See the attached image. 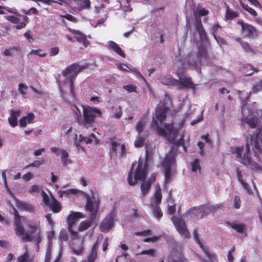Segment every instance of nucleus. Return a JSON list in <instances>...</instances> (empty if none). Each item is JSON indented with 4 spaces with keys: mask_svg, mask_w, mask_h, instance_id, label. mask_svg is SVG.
<instances>
[{
    "mask_svg": "<svg viewBox=\"0 0 262 262\" xmlns=\"http://www.w3.org/2000/svg\"><path fill=\"white\" fill-rule=\"evenodd\" d=\"M194 27L198 32L200 40V44L198 48L196 53L190 52L185 58L176 56L174 58L176 63H179L182 69L190 68L199 70L202 66V61L207 63L208 61V53L207 49L210 46L207 34L203 27L201 20L196 19L194 21Z\"/></svg>",
    "mask_w": 262,
    "mask_h": 262,
    "instance_id": "f257e3e1",
    "label": "nucleus"
},
{
    "mask_svg": "<svg viewBox=\"0 0 262 262\" xmlns=\"http://www.w3.org/2000/svg\"><path fill=\"white\" fill-rule=\"evenodd\" d=\"M262 127H258L255 132L250 135L246 146V150L242 156L244 151V147L234 146L231 147V152L234 155L237 160L241 163L249 166L252 170H260L259 165L255 161L252 160L249 143L253 145V150L255 153V156L258 159H259L258 154L262 151Z\"/></svg>",
    "mask_w": 262,
    "mask_h": 262,
    "instance_id": "f03ea898",
    "label": "nucleus"
},
{
    "mask_svg": "<svg viewBox=\"0 0 262 262\" xmlns=\"http://www.w3.org/2000/svg\"><path fill=\"white\" fill-rule=\"evenodd\" d=\"M88 66L87 63L83 64L73 63L63 70L61 74H58L55 76L61 97L65 101H69V96L73 99L75 98L74 80L78 74L83 69L88 68Z\"/></svg>",
    "mask_w": 262,
    "mask_h": 262,
    "instance_id": "7ed1b4c3",
    "label": "nucleus"
},
{
    "mask_svg": "<svg viewBox=\"0 0 262 262\" xmlns=\"http://www.w3.org/2000/svg\"><path fill=\"white\" fill-rule=\"evenodd\" d=\"M169 108L165 104H162L157 106L155 110V115L152 117V121L150 124L151 129H155L157 133L161 136L167 138L170 135L173 130V124L172 123L164 124V128L159 126L162 124L166 117V113Z\"/></svg>",
    "mask_w": 262,
    "mask_h": 262,
    "instance_id": "20e7f679",
    "label": "nucleus"
},
{
    "mask_svg": "<svg viewBox=\"0 0 262 262\" xmlns=\"http://www.w3.org/2000/svg\"><path fill=\"white\" fill-rule=\"evenodd\" d=\"M14 231L17 236H20L22 241L24 243L31 242L34 239V237L37 235V232H40L38 230L37 226L30 225V233L26 232L23 225L21 216L19 215L18 211L14 208Z\"/></svg>",
    "mask_w": 262,
    "mask_h": 262,
    "instance_id": "39448f33",
    "label": "nucleus"
},
{
    "mask_svg": "<svg viewBox=\"0 0 262 262\" xmlns=\"http://www.w3.org/2000/svg\"><path fill=\"white\" fill-rule=\"evenodd\" d=\"M76 109L78 113H76L75 121L80 125H83L86 127L92 126L95 119L97 117H100L102 114L100 110L97 107L83 106V118H82L80 112L77 108Z\"/></svg>",
    "mask_w": 262,
    "mask_h": 262,
    "instance_id": "423d86ee",
    "label": "nucleus"
},
{
    "mask_svg": "<svg viewBox=\"0 0 262 262\" xmlns=\"http://www.w3.org/2000/svg\"><path fill=\"white\" fill-rule=\"evenodd\" d=\"M251 93L250 91L247 93L246 97L242 100V121L247 123L251 128H255L258 123L259 119L254 114L252 107L247 106V102Z\"/></svg>",
    "mask_w": 262,
    "mask_h": 262,
    "instance_id": "0eeeda50",
    "label": "nucleus"
},
{
    "mask_svg": "<svg viewBox=\"0 0 262 262\" xmlns=\"http://www.w3.org/2000/svg\"><path fill=\"white\" fill-rule=\"evenodd\" d=\"M133 168L132 167L127 178L128 184L132 186L134 185L138 181H143L147 172V164L145 163L143 166H142V163H140L139 161L137 169L134 173V178L133 177Z\"/></svg>",
    "mask_w": 262,
    "mask_h": 262,
    "instance_id": "6e6552de",
    "label": "nucleus"
},
{
    "mask_svg": "<svg viewBox=\"0 0 262 262\" xmlns=\"http://www.w3.org/2000/svg\"><path fill=\"white\" fill-rule=\"evenodd\" d=\"M117 220L116 212L115 209L113 208L110 213L101 222L99 226L100 231L104 233L108 232L113 228L115 221Z\"/></svg>",
    "mask_w": 262,
    "mask_h": 262,
    "instance_id": "1a4fd4ad",
    "label": "nucleus"
},
{
    "mask_svg": "<svg viewBox=\"0 0 262 262\" xmlns=\"http://www.w3.org/2000/svg\"><path fill=\"white\" fill-rule=\"evenodd\" d=\"M110 154L112 157L117 156L121 158L124 157L126 154L125 144L120 145L116 140L111 138L110 139Z\"/></svg>",
    "mask_w": 262,
    "mask_h": 262,
    "instance_id": "9d476101",
    "label": "nucleus"
},
{
    "mask_svg": "<svg viewBox=\"0 0 262 262\" xmlns=\"http://www.w3.org/2000/svg\"><path fill=\"white\" fill-rule=\"evenodd\" d=\"M237 23L241 26V33L243 36L253 38L257 36L258 31L251 25L244 23L239 19H237Z\"/></svg>",
    "mask_w": 262,
    "mask_h": 262,
    "instance_id": "9b49d317",
    "label": "nucleus"
},
{
    "mask_svg": "<svg viewBox=\"0 0 262 262\" xmlns=\"http://www.w3.org/2000/svg\"><path fill=\"white\" fill-rule=\"evenodd\" d=\"M98 207L99 204L96 202V199L94 195L92 196H88L86 197V202L85 208L87 211L90 212V218H91L92 220H95L96 219Z\"/></svg>",
    "mask_w": 262,
    "mask_h": 262,
    "instance_id": "f8f14e48",
    "label": "nucleus"
},
{
    "mask_svg": "<svg viewBox=\"0 0 262 262\" xmlns=\"http://www.w3.org/2000/svg\"><path fill=\"white\" fill-rule=\"evenodd\" d=\"M171 221L174 225L177 230L182 236L185 238H188L190 236V233L187 229L185 223L182 219L175 216L171 217Z\"/></svg>",
    "mask_w": 262,
    "mask_h": 262,
    "instance_id": "ddd939ff",
    "label": "nucleus"
},
{
    "mask_svg": "<svg viewBox=\"0 0 262 262\" xmlns=\"http://www.w3.org/2000/svg\"><path fill=\"white\" fill-rule=\"evenodd\" d=\"M208 210V206L205 205L198 208L193 207L188 211L187 213L191 217H195L197 219H200L207 214Z\"/></svg>",
    "mask_w": 262,
    "mask_h": 262,
    "instance_id": "4468645a",
    "label": "nucleus"
},
{
    "mask_svg": "<svg viewBox=\"0 0 262 262\" xmlns=\"http://www.w3.org/2000/svg\"><path fill=\"white\" fill-rule=\"evenodd\" d=\"M71 32L74 35L75 41L80 43H82L84 48L87 47L90 45V41L87 39L86 36L79 31L71 29Z\"/></svg>",
    "mask_w": 262,
    "mask_h": 262,
    "instance_id": "2eb2a0df",
    "label": "nucleus"
},
{
    "mask_svg": "<svg viewBox=\"0 0 262 262\" xmlns=\"http://www.w3.org/2000/svg\"><path fill=\"white\" fill-rule=\"evenodd\" d=\"M175 152L173 151L171 148L169 151V153L166 155L165 159L162 163V166L164 169H171V167L174 162L175 158Z\"/></svg>",
    "mask_w": 262,
    "mask_h": 262,
    "instance_id": "dca6fc26",
    "label": "nucleus"
},
{
    "mask_svg": "<svg viewBox=\"0 0 262 262\" xmlns=\"http://www.w3.org/2000/svg\"><path fill=\"white\" fill-rule=\"evenodd\" d=\"M20 114V110H10V117L8 118V121L11 127H14L18 125L17 119L19 117Z\"/></svg>",
    "mask_w": 262,
    "mask_h": 262,
    "instance_id": "f3484780",
    "label": "nucleus"
},
{
    "mask_svg": "<svg viewBox=\"0 0 262 262\" xmlns=\"http://www.w3.org/2000/svg\"><path fill=\"white\" fill-rule=\"evenodd\" d=\"M158 80L162 84L166 85H175L179 82L178 80L173 78L170 75H161Z\"/></svg>",
    "mask_w": 262,
    "mask_h": 262,
    "instance_id": "a211bd4d",
    "label": "nucleus"
},
{
    "mask_svg": "<svg viewBox=\"0 0 262 262\" xmlns=\"http://www.w3.org/2000/svg\"><path fill=\"white\" fill-rule=\"evenodd\" d=\"M177 75L179 79L178 83H180L183 87L193 88V83L189 76L184 75L179 72H178Z\"/></svg>",
    "mask_w": 262,
    "mask_h": 262,
    "instance_id": "6ab92c4d",
    "label": "nucleus"
},
{
    "mask_svg": "<svg viewBox=\"0 0 262 262\" xmlns=\"http://www.w3.org/2000/svg\"><path fill=\"white\" fill-rule=\"evenodd\" d=\"M184 259L181 252L173 249L169 255L168 261V262H183Z\"/></svg>",
    "mask_w": 262,
    "mask_h": 262,
    "instance_id": "aec40b11",
    "label": "nucleus"
},
{
    "mask_svg": "<svg viewBox=\"0 0 262 262\" xmlns=\"http://www.w3.org/2000/svg\"><path fill=\"white\" fill-rule=\"evenodd\" d=\"M107 46L108 49L113 50L122 57H125V54L122 50L121 48L115 42L110 40L107 42Z\"/></svg>",
    "mask_w": 262,
    "mask_h": 262,
    "instance_id": "412c9836",
    "label": "nucleus"
},
{
    "mask_svg": "<svg viewBox=\"0 0 262 262\" xmlns=\"http://www.w3.org/2000/svg\"><path fill=\"white\" fill-rule=\"evenodd\" d=\"M83 217L82 214L79 212H72L68 218V227H73L79 219Z\"/></svg>",
    "mask_w": 262,
    "mask_h": 262,
    "instance_id": "4be33fe9",
    "label": "nucleus"
},
{
    "mask_svg": "<svg viewBox=\"0 0 262 262\" xmlns=\"http://www.w3.org/2000/svg\"><path fill=\"white\" fill-rule=\"evenodd\" d=\"M35 118L33 113H29L26 116L21 117L19 120V124L21 127H25L27 124H30L33 122Z\"/></svg>",
    "mask_w": 262,
    "mask_h": 262,
    "instance_id": "5701e85b",
    "label": "nucleus"
},
{
    "mask_svg": "<svg viewBox=\"0 0 262 262\" xmlns=\"http://www.w3.org/2000/svg\"><path fill=\"white\" fill-rule=\"evenodd\" d=\"M227 225L231 228L235 230L237 232L243 233L246 229V225L243 223H239L237 221L233 222H228Z\"/></svg>",
    "mask_w": 262,
    "mask_h": 262,
    "instance_id": "b1692460",
    "label": "nucleus"
},
{
    "mask_svg": "<svg viewBox=\"0 0 262 262\" xmlns=\"http://www.w3.org/2000/svg\"><path fill=\"white\" fill-rule=\"evenodd\" d=\"M162 193L160 186L156 188L154 198L151 200L150 206L159 205L161 203Z\"/></svg>",
    "mask_w": 262,
    "mask_h": 262,
    "instance_id": "393cba45",
    "label": "nucleus"
},
{
    "mask_svg": "<svg viewBox=\"0 0 262 262\" xmlns=\"http://www.w3.org/2000/svg\"><path fill=\"white\" fill-rule=\"evenodd\" d=\"M16 205L17 207L20 210L29 211L30 212H32L34 211L33 206L29 203L17 201Z\"/></svg>",
    "mask_w": 262,
    "mask_h": 262,
    "instance_id": "a878e982",
    "label": "nucleus"
},
{
    "mask_svg": "<svg viewBox=\"0 0 262 262\" xmlns=\"http://www.w3.org/2000/svg\"><path fill=\"white\" fill-rule=\"evenodd\" d=\"M48 206L54 213H58L61 209L60 203L53 195H52L51 203Z\"/></svg>",
    "mask_w": 262,
    "mask_h": 262,
    "instance_id": "bb28decb",
    "label": "nucleus"
},
{
    "mask_svg": "<svg viewBox=\"0 0 262 262\" xmlns=\"http://www.w3.org/2000/svg\"><path fill=\"white\" fill-rule=\"evenodd\" d=\"M236 40L240 43L242 48L246 52L254 54V51L248 42L243 41L241 38H237Z\"/></svg>",
    "mask_w": 262,
    "mask_h": 262,
    "instance_id": "cd10ccee",
    "label": "nucleus"
},
{
    "mask_svg": "<svg viewBox=\"0 0 262 262\" xmlns=\"http://www.w3.org/2000/svg\"><path fill=\"white\" fill-rule=\"evenodd\" d=\"M71 249H72V252L76 255H80L83 252V245L82 242H78V244L76 243H73L70 246Z\"/></svg>",
    "mask_w": 262,
    "mask_h": 262,
    "instance_id": "c85d7f7f",
    "label": "nucleus"
},
{
    "mask_svg": "<svg viewBox=\"0 0 262 262\" xmlns=\"http://www.w3.org/2000/svg\"><path fill=\"white\" fill-rule=\"evenodd\" d=\"M243 72L247 76L251 75L254 72H258V70L253 67L249 63H246L243 66Z\"/></svg>",
    "mask_w": 262,
    "mask_h": 262,
    "instance_id": "c756f323",
    "label": "nucleus"
},
{
    "mask_svg": "<svg viewBox=\"0 0 262 262\" xmlns=\"http://www.w3.org/2000/svg\"><path fill=\"white\" fill-rule=\"evenodd\" d=\"M152 214L157 219H159L161 218L163 216V212L159 207V205H155L154 206H150Z\"/></svg>",
    "mask_w": 262,
    "mask_h": 262,
    "instance_id": "7c9ffc66",
    "label": "nucleus"
},
{
    "mask_svg": "<svg viewBox=\"0 0 262 262\" xmlns=\"http://www.w3.org/2000/svg\"><path fill=\"white\" fill-rule=\"evenodd\" d=\"M61 154V161L62 164L64 166H67L68 164L71 163V160L69 159L68 152L64 149L62 148L60 149Z\"/></svg>",
    "mask_w": 262,
    "mask_h": 262,
    "instance_id": "2f4dec72",
    "label": "nucleus"
},
{
    "mask_svg": "<svg viewBox=\"0 0 262 262\" xmlns=\"http://www.w3.org/2000/svg\"><path fill=\"white\" fill-rule=\"evenodd\" d=\"M222 31L221 26L219 24H215L212 26L210 33L213 37H215V36L222 34Z\"/></svg>",
    "mask_w": 262,
    "mask_h": 262,
    "instance_id": "473e14b6",
    "label": "nucleus"
},
{
    "mask_svg": "<svg viewBox=\"0 0 262 262\" xmlns=\"http://www.w3.org/2000/svg\"><path fill=\"white\" fill-rule=\"evenodd\" d=\"M238 16V13L237 11H233L230 9L228 7H227L225 17L227 19H231L236 18Z\"/></svg>",
    "mask_w": 262,
    "mask_h": 262,
    "instance_id": "72a5a7b5",
    "label": "nucleus"
},
{
    "mask_svg": "<svg viewBox=\"0 0 262 262\" xmlns=\"http://www.w3.org/2000/svg\"><path fill=\"white\" fill-rule=\"evenodd\" d=\"M151 184L149 182L142 181L141 184V190L143 196L145 195L148 192Z\"/></svg>",
    "mask_w": 262,
    "mask_h": 262,
    "instance_id": "f704fd0d",
    "label": "nucleus"
},
{
    "mask_svg": "<svg viewBox=\"0 0 262 262\" xmlns=\"http://www.w3.org/2000/svg\"><path fill=\"white\" fill-rule=\"evenodd\" d=\"M94 220H92L91 218L89 220H86L81 222L78 227V230L82 231L88 229L91 225L92 222Z\"/></svg>",
    "mask_w": 262,
    "mask_h": 262,
    "instance_id": "c9c22d12",
    "label": "nucleus"
},
{
    "mask_svg": "<svg viewBox=\"0 0 262 262\" xmlns=\"http://www.w3.org/2000/svg\"><path fill=\"white\" fill-rule=\"evenodd\" d=\"M79 137L80 140H82L86 144L91 143L93 140L96 139V136L93 133L90 134L88 137H84L82 135H80Z\"/></svg>",
    "mask_w": 262,
    "mask_h": 262,
    "instance_id": "e433bc0d",
    "label": "nucleus"
},
{
    "mask_svg": "<svg viewBox=\"0 0 262 262\" xmlns=\"http://www.w3.org/2000/svg\"><path fill=\"white\" fill-rule=\"evenodd\" d=\"M97 256V251L95 247V245H94L92 248L91 252L88 256V262H94Z\"/></svg>",
    "mask_w": 262,
    "mask_h": 262,
    "instance_id": "4c0bfd02",
    "label": "nucleus"
},
{
    "mask_svg": "<svg viewBox=\"0 0 262 262\" xmlns=\"http://www.w3.org/2000/svg\"><path fill=\"white\" fill-rule=\"evenodd\" d=\"M78 191V190L76 189L71 188L63 191L60 190L58 192V193L59 194L60 196L62 197L63 195H64L65 196H67L70 194H76Z\"/></svg>",
    "mask_w": 262,
    "mask_h": 262,
    "instance_id": "58836bf2",
    "label": "nucleus"
},
{
    "mask_svg": "<svg viewBox=\"0 0 262 262\" xmlns=\"http://www.w3.org/2000/svg\"><path fill=\"white\" fill-rule=\"evenodd\" d=\"M239 3L242 7L246 10L248 12H249L250 14L253 16H256L257 15V12L252 9V8L249 7L247 5L244 4L242 0H239Z\"/></svg>",
    "mask_w": 262,
    "mask_h": 262,
    "instance_id": "ea45409f",
    "label": "nucleus"
},
{
    "mask_svg": "<svg viewBox=\"0 0 262 262\" xmlns=\"http://www.w3.org/2000/svg\"><path fill=\"white\" fill-rule=\"evenodd\" d=\"M191 170L193 172H196L199 171V172H201V166L200 165L199 160L198 159H195L191 163Z\"/></svg>",
    "mask_w": 262,
    "mask_h": 262,
    "instance_id": "a19ab883",
    "label": "nucleus"
},
{
    "mask_svg": "<svg viewBox=\"0 0 262 262\" xmlns=\"http://www.w3.org/2000/svg\"><path fill=\"white\" fill-rule=\"evenodd\" d=\"M145 125V121L144 119H142L140 120L136 124V129L138 132L139 135H141V133L143 130V128Z\"/></svg>",
    "mask_w": 262,
    "mask_h": 262,
    "instance_id": "79ce46f5",
    "label": "nucleus"
},
{
    "mask_svg": "<svg viewBox=\"0 0 262 262\" xmlns=\"http://www.w3.org/2000/svg\"><path fill=\"white\" fill-rule=\"evenodd\" d=\"M203 251L209 259V261H204V262H218L215 254L210 252L207 249H203Z\"/></svg>",
    "mask_w": 262,
    "mask_h": 262,
    "instance_id": "37998d69",
    "label": "nucleus"
},
{
    "mask_svg": "<svg viewBox=\"0 0 262 262\" xmlns=\"http://www.w3.org/2000/svg\"><path fill=\"white\" fill-rule=\"evenodd\" d=\"M17 261V262H31L28 251H26L23 255L18 256Z\"/></svg>",
    "mask_w": 262,
    "mask_h": 262,
    "instance_id": "c03bdc74",
    "label": "nucleus"
},
{
    "mask_svg": "<svg viewBox=\"0 0 262 262\" xmlns=\"http://www.w3.org/2000/svg\"><path fill=\"white\" fill-rule=\"evenodd\" d=\"M164 170V182L165 185L168 184L171 182L172 177L171 174V169Z\"/></svg>",
    "mask_w": 262,
    "mask_h": 262,
    "instance_id": "a18cd8bd",
    "label": "nucleus"
},
{
    "mask_svg": "<svg viewBox=\"0 0 262 262\" xmlns=\"http://www.w3.org/2000/svg\"><path fill=\"white\" fill-rule=\"evenodd\" d=\"M78 4L81 9H89L91 6L90 0H78Z\"/></svg>",
    "mask_w": 262,
    "mask_h": 262,
    "instance_id": "49530a36",
    "label": "nucleus"
},
{
    "mask_svg": "<svg viewBox=\"0 0 262 262\" xmlns=\"http://www.w3.org/2000/svg\"><path fill=\"white\" fill-rule=\"evenodd\" d=\"M144 142L145 139L143 137H141V135L138 134V136L134 142L135 146L136 147H141L144 145Z\"/></svg>",
    "mask_w": 262,
    "mask_h": 262,
    "instance_id": "de8ad7c7",
    "label": "nucleus"
},
{
    "mask_svg": "<svg viewBox=\"0 0 262 262\" xmlns=\"http://www.w3.org/2000/svg\"><path fill=\"white\" fill-rule=\"evenodd\" d=\"M34 244L36 246V250L38 251L39 249V243L41 242V238L40 236V232H37V235L34 237Z\"/></svg>",
    "mask_w": 262,
    "mask_h": 262,
    "instance_id": "09e8293b",
    "label": "nucleus"
},
{
    "mask_svg": "<svg viewBox=\"0 0 262 262\" xmlns=\"http://www.w3.org/2000/svg\"><path fill=\"white\" fill-rule=\"evenodd\" d=\"M77 134H76L75 135V140L74 143V146L77 148V149L78 150H80L81 151H84V150H85L84 148L83 147L81 146L80 144V142H83V141L80 140L79 137L78 139H77Z\"/></svg>",
    "mask_w": 262,
    "mask_h": 262,
    "instance_id": "8fccbe9b",
    "label": "nucleus"
},
{
    "mask_svg": "<svg viewBox=\"0 0 262 262\" xmlns=\"http://www.w3.org/2000/svg\"><path fill=\"white\" fill-rule=\"evenodd\" d=\"M41 195L42 197V201L45 205L48 206L51 203V201L50 200L49 196L43 190L41 191Z\"/></svg>",
    "mask_w": 262,
    "mask_h": 262,
    "instance_id": "3c124183",
    "label": "nucleus"
},
{
    "mask_svg": "<svg viewBox=\"0 0 262 262\" xmlns=\"http://www.w3.org/2000/svg\"><path fill=\"white\" fill-rule=\"evenodd\" d=\"M5 17L8 21L15 24H18V23H19L20 21L19 19L16 16L14 15H6Z\"/></svg>",
    "mask_w": 262,
    "mask_h": 262,
    "instance_id": "603ef678",
    "label": "nucleus"
},
{
    "mask_svg": "<svg viewBox=\"0 0 262 262\" xmlns=\"http://www.w3.org/2000/svg\"><path fill=\"white\" fill-rule=\"evenodd\" d=\"M235 247L233 246L230 250L228 251L227 254V260L228 262H233L234 258L233 256V254L235 252Z\"/></svg>",
    "mask_w": 262,
    "mask_h": 262,
    "instance_id": "864d4df0",
    "label": "nucleus"
},
{
    "mask_svg": "<svg viewBox=\"0 0 262 262\" xmlns=\"http://www.w3.org/2000/svg\"><path fill=\"white\" fill-rule=\"evenodd\" d=\"M30 54H35L39 57H45L47 55L46 53L43 52L42 50L40 49L32 50L28 55Z\"/></svg>",
    "mask_w": 262,
    "mask_h": 262,
    "instance_id": "5fc2aeb1",
    "label": "nucleus"
},
{
    "mask_svg": "<svg viewBox=\"0 0 262 262\" xmlns=\"http://www.w3.org/2000/svg\"><path fill=\"white\" fill-rule=\"evenodd\" d=\"M44 163V160H34L32 163L27 165V167H39L41 165Z\"/></svg>",
    "mask_w": 262,
    "mask_h": 262,
    "instance_id": "6e6d98bb",
    "label": "nucleus"
},
{
    "mask_svg": "<svg viewBox=\"0 0 262 262\" xmlns=\"http://www.w3.org/2000/svg\"><path fill=\"white\" fill-rule=\"evenodd\" d=\"M59 238L61 241H67L68 237L66 230L62 229L60 231L59 235Z\"/></svg>",
    "mask_w": 262,
    "mask_h": 262,
    "instance_id": "4d7b16f0",
    "label": "nucleus"
},
{
    "mask_svg": "<svg viewBox=\"0 0 262 262\" xmlns=\"http://www.w3.org/2000/svg\"><path fill=\"white\" fill-rule=\"evenodd\" d=\"M193 236H194V238L195 241L197 242V243L199 244V245L201 248V249L203 250V249H207L206 248H205L204 247L203 245L200 241L199 238V236H198V232H197V230L196 229L193 231Z\"/></svg>",
    "mask_w": 262,
    "mask_h": 262,
    "instance_id": "13d9d810",
    "label": "nucleus"
},
{
    "mask_svg": "<svg viewBox=\"0 0 262 262\" xmlns=\"http://www.w3.org/2000/svg\"><path fill=\"white\" fill-rule=\"evenodd\" d=\"M241 206V199L239 196L235 195L234 197V207L236 209L239 208Z\"/></svg>",
    "mask_w": 262,
    "mask_h": 262,
    "instance_id": "bf43d9fd",
    "label": "nucleus"
},
{
    "mask_svg": "<svg viewBox=\"0 0 262 262\" xmlns=\"http://www.w3.org/2000/svg\"><path fill=\"white\" fill-rule=\"evenodd\" d=\"M123 88L129 93L135 92L136 89V86L131 84L123 85Z\"/></svg>",
    "mask_w": 262,
    "mask_h": 262,
    "instance_id": "052dcab7",
    "label": "nucleus"
},
{
    "mask_svg": "<svg viewBox=\"0 0 262 262\" xmlns=\"http://www.w3.org/2000/svg\"><path fill=\"white\" fill-rule=\"evenodd\" d=\"M68 230L70 233L72 238L76 239L78 237V232L73 230V227H68Z\"/></svg>",
    "mask_w": 262,
    "mask_h": 262,
    "instance_id": "680f3d73",
    "label": "nucleus"
},
{
    "mask_svg": "<svg viewBox=\"0 0 262 262\" xmlns=\"http://www.w3.org/2000/svg\"><path fill=\"white\" fill-rule=\"evenodd\" d=\"M27 89V86L24 84L23 83H19L18 85V91L19 93L23 95H25L26 94V90Z\"/></svg>",
    "mask_w": 262,
    "mask_h": 262,
    "instance_id": "e2e57ef3",
    "label": "nucleus"
},
{
    "mask_svg": "<svg viewBox=\"0 0 262 262\" xmlns=\"http://www.w3.org/2000/svg\"><path fill=\"white\" fill-rule=\"evenodd\" d=\"M51 256V250H50V247L48 246V247L47 248V250H46V256H45L44 262H50Z\"/></svg>",
    "mask_w": 262,
    "mask_h": 262,
    "instance_id": "0e129e2a",
    "label": "nucleus"
},
{
    "mask_svg": "<svg viewBox=\"0 0 262 262\" xmlns=\"http://www.w3.org/2000/svg\"><path fill=\"white\" fill-rule=\"evenodd\" d=\"M59 53V48L58 47H52L50 49V55L51 56H55Z\"/></svg>",
    "mask_w": 262,
    "mask_h": 262,
    "instance_id": "69168bd1",
    "label": "nucleus"
},
{
    "mask_svg": "<svg viewBox=\"0 0 262 262\" xmlns=\"http://www.w3.org/2000/svg\"><path fill=\"white\" fill-rule=\"evenodd\" d=\"M213 37L220 46L226 43V41L223 38L217 35Z\"/></svg>",
    "mask_w": 262,
    "mask_h": 262,
    "instance_id": "338daca9",
    "label": "nucleus"
},
{
    "mask_svg": "<svg viewBox=\"0 0 262 262\" xmlns=\"http://www.w3.org/2000/svg\"><path fill=\"white\" fill-rule=\"evenodd\" d=\"M37 10L34 7L31 8L28 10H24V12L26 14L30 15V14H36L37 13Z\"/></svg>",
    "mask_w": 262,
    "mask_h": 262,
    "instance_id": "774afa93",
    "label": "nucleus"
}]
</instances>
